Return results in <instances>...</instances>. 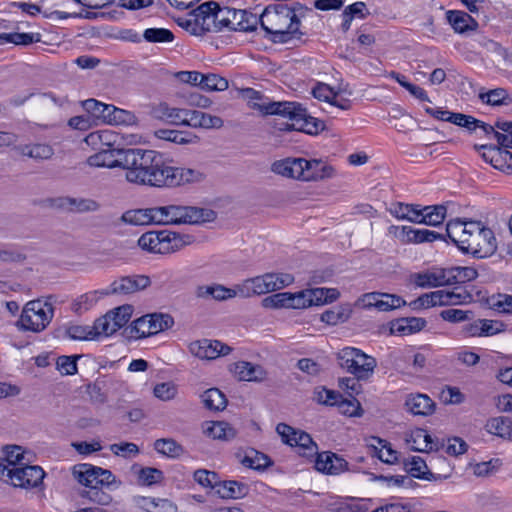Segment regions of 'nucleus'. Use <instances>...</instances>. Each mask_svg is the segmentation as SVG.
I'll return each instance as SVG.
<instances>
[{
    "instance_id": "obj_1",
    "label": "nucleus",
    "mask_w": 512,
    "mask_h": 512,
    "mask_svg": "<svg viewBox=\"0 0 512 512\" xmlns=\"http://www.w3.org/2000/svg\"><path fill=\"white\" fill-rule=\"evenodd\" d=\"M294 280V276L290 273L271 272L246 279L237 285L236 289L226 288L218 284L198 286L195 295L198 298L211 297L219 301L231 299L237 295L251 297L284 289L291 285Z\"/></svg>"
},
{
    "instance_id": "obj_2",
    "label": "nucleus",
    "mask_w": 512,
    "mask_h": 512,
    "mask_svg": "<svg viewBox=\"0 0 512 512\" xmlns=\"http://www.w3.org/2000/svg\"><path fill=\"white\" fill-rule=\"evenodd\" d=\"M125 179L132 184L163 188L167 163L153 150L130 148L122 151Z\"/></svg>"
},
{
    "instance_id": "obj_3",
    "label": "nucleus",
    "mask_w": 512,
    "mask_h": 512,
    "mask_svg": "<svg viewBox=\"0 0 512 512\" xmlns=\"http://www.w3.org/2000/svg\"><path fill=\"white\" fill-rule=\"evenodd\" d=\"M258 109L266 115H279L292 121L283 129H295L307 134H318L324 129V122L307 115L306 109L296 102H268L258 105Z\"/></svg>"
},
{
    "instance_id": "obj_4",
    "label": "nucleus",
    "mask_w": 512,
    "mask_h": 512,
    "mask_svg": "<svg viewBox=\"0 0 512 512\" xmlns=\"http://www.w3.org/2000/svg\"><path fill=\"white\" fill-rule=\"evenodd\" d=\"M261 27L280 41L286 42L287 35L298 32L300 20L295 11L286 4L270 5L258 17Z\"/></svg>"
},
{
    "instance_id": "obj_5",
    "label": "nucleus",
    "mask_w": 512,
    "mask_h": 512,
    "mask_svg": "<svg viewBox=\"0 0 512 512\" xmlns=\"http://www.w3.org/2000/svg\"><path fill=\"white\" fill-rule=\"evenodd\" d=\"M156 210L158 225H195L216 219V213L212 209L195 206L173 203L156 206Z\"/></svg>"
},
{
    "instance_id": "obj_6",
    "label": "nucleus",
    "mask_w": 512,
    "mask_h": 512,
    "mask_svg": "<svg viewBox=\"0 0 512 512\" xmlns=\"http://www.w3.org/2000/svg\"><path fill=\"white\" fill-rule=\"evenodd\" d=\"M218 8L215 2H205L187 16L180 17L178 24L194 35L218 32Z\"/></svg>"
},
{
    "instance_id": "obj_7",
    "label": "nucleus",
    "mask_w": 512,
    "mask_h": 512,
    "mask_svg": "<svg viewBox=\"0 0 512 512\" xmlns=\"http://www.w3.org/2000/svg\"><path fill=\"white\" fill-rule=\"evenodd\" d=\"M54 307L48 300H32L24 306L17 326L25 331L41 332L51 322Z\"/></svg>"
},
{
    "instance_id": "obj_8",
    "label": "nucleus",
    "mask_w": 512,
    "mask_h": 512,
    "mask_svg": "<svg viewBox=\"0 0 512 512\" xmlns=\"http://www.w3.org/2000/svg\"><path fill=\"white\" fill-rule=\"evenodd\" d=\"M339 365L357 380H368L373 374L377 362L374 357L358 348L345 347L337 354Z\"/></svg>"
},
{
    "instance_id": "obj_9",
    "label": "nucleus",
    "mask_w": 512,
    "mask_h": 512,
    "mask_svg": "<svg viewBox=\"0 0 512 512\" xmlns=\"http://www.w3.org/2000/svg\"><path fill=\"white\" fill-rule=\"evenodd\" d=\"M151 280L146 275H132L121 277L111 283L109 289L105 292H90L80 297V303H87L89 306L93 305L98 300V294H118L127 295L136 293L149 287Z\"/></svg>"
},
{
    "instance_id": "obj_10",
    "label": "nucleus",
    "mask_w": 512,
    "mask_h": 512,
    "mask_svg": "<svg viewBox=\"0 0 512 512\" xmlns=\"http://www.w3.org/2000/svg\"><path fill=\"white\" fill-rule=\"evenodd\" d=\"M218 32L224 29L234 31H252L254 30L259 19L256 14L247 10L235 9L231 7L218 8Z\"/></svg>"
},
{
    "instance_id": "obj_11",
    "label": "nucleus",
    "mask_w": 512,
    "mask_h": 512,
    "mask_svg": "<svg viewBox=\"0 0 512 512\" xmlns=\"http://www.w3.org/2000/svg\"><path fill=\"white\" fill-rule=\"evenodd\" d=\"M138 245L142 250L150 253L169 254L181 248L182 239L172 232L149 231L141 235Z\"/></svg>"
},
{
    "instance_id": "obj_12",
    "label": "nucleus",
    "mask_w": 512,
    "mask_h": 512,
    "mask_svg": "<svg viewBox=\"0 0 512 512\" xmlns=\"http://www.w3.org/2000/svg\"><path fill=\"white\" fill-rule=\"evenodd\" d=\"M173 324L174 320L169 314H148L132 322L127 328L128 336L135 339L145 338L167 330Z\"/></svg>"
},
{
    "instance_id": "obj_13",
    "label": "nucleus",
    "mask_w": 512,
    "mask_h": 512,
    "mask_svg": "<svg viewBox=\"0 0 512 512\" xmlns=\"http://www.w3.org/2000/svg\"><path fill=\"white\" fill-rule=\"evenodd\" d=\"M82 106L87 113L109 124H130L134 121V115L129 111L104 104L95 99L85 100Z\"/></svg>"
},
{
    "instance_id": "obj_14",
    "label": "nucleus",
    "mask_w": 512,
    "mask_h": 512,
    "mask_svg": "<svg viewBox=\"0 0 512 512\" xmlns=\"http://www.w3.org/2000/svg\"><path fill=\"white\" fill-rule=\"evenodd\" d=\"M276 432L285 444L297 447L300 455L310 458L317 454L318 446L308 433L297 430L286 423H279L276 426Z\"/></svg>"
},
{
    "instance_id": "obj_15",
    "label": "nucleus",
    "mask_w": 512,
    "mask_h": 512,
    "mask_svg": "<svg viewBox=\"0 0 512 512\" xmlns=\"http://www.w3.org/2000/svg\"><path fill=\"white\" fill-rule=\"evenodd\" d=\"M44 477V470L37 465L23 464L20 467H12L7 472V478L11 485L23 489L39 487L43 483Z\"/></svg>"
},
{
    "instance_id": "obj_16",
    "label": "nucleus",
    "mask_w": 512,
    "mask_h": 512,
    "mask_svg": "<svg viewBox=\"0 0 512 512\" xmlns=\"http://www.w3.org/2000/svg\"><path fill=\"white\" fill-rule=\"evenodd\" d=\"M189 352L201 360H215L229 355L232 347L219 340L201 339L189 344Z\"/></svg>"
},
{
    "instance_id": "obj_17",
    "label": "nucleus",
    "mask_w": 512,
    "mask_h": 512,
    "mask_svg": "<svg viewBox=\"0 0 512 512\" xmlns=\"http://www.w3.org/2000/svg\"><path fill=\"white\" fill-rule=\"evenodd\" d=\"M496 248V238L493 231L480 222L478 232L470 240V247L467 253L477 258H486L492 255Z\"/></svg>"
},
{
    "instance_id": "obj_18",
    "label": "nucleus",
    "mask_w": 512,
    "mask_h": 512,
    "mask_svg": "<svg viewBox=\"0 0 512 512\" xmlns=\"http://www.w3.org/2000/svg\"><path fill=\"white\" fill-rule=\"evenodd\" d=\"M205 174L195 168L174 167L167 164L164 187H178L203 181Z\"/></svg>"
},
{
    "instance_id": "obj_19",
    "label": "nucleus",
    "mask_w": 512,
    "mask_h": 512,
    "mask_svg": "<svg viewBox=\"0 0 512 512\" xmlns=\"http://www.w3.org/2000/svg\"><path fill=\"white\" fill-rule=\"evenodd\" d=\"M228 371L238 381L264 382L267 380L266 369L257 363L249 361H237L228 365Z\"/></svg>"
},
{
    "instance_id": "obj_20",
    "label": "nucleus",
    "mask_w": 512,
    "mask_h": 512,
    "mask_svg": "<svg viewBox=\"0 0 512 512\" xmlns=\"http://www.w3.org/2000/svg\"><path fill=\"white\" fill-rule=\"evenodd\" d=\"M315 469L318 472L327 475H339L345 471H349L348 462L336 453L331 451H323L315 454Z\"/></svg>"
},
{
    "instance_id": "obj_21",
    "label": "nucleus",
    "mask_w": 512,
    "mask_h": 512,
    "mask_svg": "<svg viewBox=\"0 0 512 512\" xmlns=\"http://www.w3.org/2000/svg\"><path fill=\"white\" fill-rule=\"evenodd\" d=\"M478 149L483 151V159L495 169L512 175V152L491 145H481Z\"/></svg>"
},
{
    "instance_id": "obj_22",
    "label": "nucleus",
    "mask_w": 512,
    "mask_h": 512,
    "mask_svg": "<svg viewBox=\"0 0 512 512\" xmlns=\"http://www.w3.org/2000/svg\"><path fill=\"white\" fill-rule=\"evenodd\" d=\"M304 158H292L277 160L272 163L271 171L284 178L303 181Z\"/></svg>"
},
{
    "instance_id": "obj_23",
    "label": "nucleus",
    "mask_w": 512,
    "mask_h": 512,
    "mask_svg": "<svg viewBox=\"0 0 512 512\" xmlns=\"http://www.w3.org/2000/svg\"><path fill=\"white\" fill-rule=\"evenodd\" d=\"M303 182H318L335 177V168L320 159L307 160L304 158Z\"/></svg>"
},
{
    "instance_id": "obj_24",
    "label": "nucleus",
    "mask_w": 512,
    "mask_h": 512,
    "mask_svg": "<svg viewBox=\"0 0 512 512\" xmlns=\"http://www.w3.org/2000/svg\"><path fill=\"white\" fill-rule=\"evenodd\" d=\"M122 149L109 148L98 151L87 159V164L96 168H122Z\"/></svg>"
},
{
    "instance_id": "obj_25",
    "label": "nucleus",
    "mask_w": 512,
    "mask_h": 512,
    "mask_svg": "<svg viewBox=\"0 0 512 512\" xmlns=\"http://www.w3.org/2000/svg\"><path fill=\"white\" fill-rule=\"evenodd\" d=\"M156 212V207L128 210L122 214L121 220L126 224L135 226L158 225Z\"/></svg>"
},
{
    "instance_id": "obj_26",
    "label": "nucleus",
    "mask_w": 512,
    "mask_h": 512,
    "mask_svg": "<svg viewBox=\"0 0 512 512\" xmlns=\"http://www.w3.org/2000/svg\"><path fill=\"white\" fill-rule=\"evenodd\" d=\"M59 205L73 213L96 212L100 209V204L96 200L82 197H63Z\"/></svg>"
},
{
    "instance_id": "obj_27",
    "label": "nucleus",
    "mask_w": 512,
    "mask_h": 512,
    "mask_svg": "<svg viewBox=\"0 0 512 512\" xmlns=\"http://www.w3.org/2000/svg\"><path fill=\"white\" fill-rule=\"evenodd\" d=\"M405 406L413 415L428 416L435 411V402L426 394L410 395Z\"/></svg>"
},
{
    "instance_id": "obj_28",
    "label": "nucleus",
    "mask_w": 512,
    "mask_h": 512,
    "mask_svg": "<svg viewBox=\"0 0 512 512\" xmlns=\"http://www.w3.org/2000/svg\"><path fill=\"white\" fill-rule=\"evenodd\" d=\"M116 141V134L108 129L91 132L84 139V142L96 151L113 148Z\"/></svg>"
},
{
    "instance_id": "obj_29",
    "label": "nucleus",
    "mask_w": 512,
    "mask_h": 512,
    "mask_svg": "<svg viewBox=\"0 0 512 512\" xmlns=\"http://www.w3.org/2000/svg\"><path fill=\"white\" fill-rule=\"evenodd\" d=\"M73 476L80 484L89 489L98 488V486H100L98 467L91 464L83 463L75 465L73 467Z\"/></svg>"
},
{
    "instance_id": "obj_30",
    "label": "nucleus",
    "mask_w": 512,
    "mask_h": 512,
    "mask_svg": "<svg viewBox=\"0 0 512 512\" xmlns=\"http://www.w3.org/2000/svg\"><path fill=\"white\" fill-rule=\"evenodd\" d=\"M216 493L223 499H238L248 493V486L244 483L229 480L218 481Z\"/></svg>"
},
{
    "instance_id": "obj_31",
    "label": "nucleus",
    "mask_w": 512,
    "mask_h": 512,
    "mask_svg": "<svg viewBox=\"0 0 512 512\" xmlns=\"http://www.w3.org/2000/svg\"><path fill=\"white\" fill-rule=\"evenodd\" d=\"M447 19L457 33L473 31L478 26L477 22L463 11H449L447 13Z\"/></svg>"
},
{
    "instance_id": "obj_32",
    "label": "nucleus",
    "mask_w": 512,
    "mask_h": 512,
    "mask_svg": "<svg viewBox=\"0 0 512 512\" xmlns=\"http://www.w3.org/2000/svg\"><path fill=\"white\" fill-rule=\"evenodd\" d=\"M485 428L488 433L500 438H512V419L509 417H493L487 421Z\"/></svg>"
},
{
    "instance_id": "obj_33",
    "label": "nucleus",
    "mask_w": 512,
    "mask_h": 512,
    "mask_svg": "<svg viewBox=\"0 0 512 512\" xmlns=\"http://www.w3.org/2000/svg\"><path fill=\"white\" fill-rule=\"evenodd\" d=\"M426 321L423 318L410 317L396 320L391 325V332L399 335H409L424 328Z\"/></svg>"
},
{
    "instance_id": "obj_34",
    "label": "nucleus",
    "mask_w": 512,
    "mask_h": 512,
    "mask_svg": "<svg viewBox=\"0 0 512 512\" xmlns=\"http://www.w3.org/2000/svg\"><path fill=\"white\" fill-rule=\"evenodd\" d=\"M447 209L443 205L425 206L420 210V221L418 224L438 226L446 218Z\"/></svg>"
},
{
    "instance_id": "obj_35",
    "label": "nucleus",
    "mask_w": 512,
    "mask_h": 512,
    "mask_svg": "<svg viewBox=\"0 0 512 512\" xmlns=\"http://www.w3.org/2000/svg\"><path fill=\"white\" fill-rule=\"evenodd\" d=\"M201 398L205 408L211 411H222L228 403L226 395L215 386L207 389Z\"/></svg>"
},
{
    "instance_id": "obj_36",
    "label": "nucleus",
    "mask_w": 512,
    "mask_h": 512,
    "mask_svg": "<svg viewBox=\"0 0 512 512\" xmlns=\"http://www.w3.org/2000/svg\"><path fill=\"white\" fill-rule=\"evenodd\" d=\"M19 152L23 156L41 161L48 160L54 155V149L51 145L46 143H33L20 146Z\"/></svg>"
},
{
    "instance_id": "obj_37",
    "label": "nucleus",
    "mask_w": 512,
    "mask_h": 512,
    "mask_svg": "<svg viewBox=\"0 0 512 512\" xmlns=\"http://www.w3.org/2000/svg\"><path fill=\"white\" fill-rule=\"evenodd\" d=\"M503 324L488 319H479L469 325L468 332L472 336H490L502 331Z\"/></svg>"
},
{
    "instance_id": "obj_38",
    "label": "nucleus",
    "mask_w": 512,
    "mask_h": 512,
    "mask_svg": "<svg viewBox=\"0 0 512 512\" xmlns=\"http://www.w3.org/2000/svg\"><path fill=\"white\" fill-rule=\"evenodd\" d=\"M414 283L422 288L438 287L446 283L445 274L442 271H427L413 275Z\"/></svg>"
},
{
    "instance_id": "obj_39",
    "label": "nucleus",
    "mask_w": 512,
    "mask_h": 512,
    "mask_svg": "<svg viewBox=\"0 0 512 512\" xmlns=\"http://www.w3.org/2000/svg\"><path fill=\"white\" fill-rule=\"evenodd\" d=\"M352 314L349 304L337 306L321 314V321L329 325H337L346 322Z\"/></svg>"
},
{
    "instance_id": "obj_40",
    "label": "nucleus",
    "mask_w": 512,
    "mask_h": 512,
    "mask_svg": "<svg viewBox=\"0 0 512 512\" xmlns=\"http://www.w3.org/2000/svg\"><path fill=\"white\" fill-rule=\"evenodd\" d=\"M420 210L421 208L418 205L397 203L392 205L390 213L398 219L418 223L420 221Z\"/></svg>"
},
{
    "instance_id": "obj_41",
    "label": "nucleus",
    "mask_w": 512,
    "mask_h": 512,
    "mask_svg": "<svg viewBox=\"0 0 512 512\" xmlns=\"http://www.w3.org/2000/svg\"><path fill=\"white\" fill-rule=\"evenodd\" d=\"M205 433L218 440H231L236 436V430L227 422L219 421L211 423L206 429Z\"/></svg>"
},
{
    "instance_id": "obj_42",
    "label": "nucleus",
    "mask_w": 512,
    "mask_h": 512,
    "mask_svg": "<svg viewBox=\"0 0 512 512\" xmlns=\"http://www.w3.org/2000/svg\"><path fill=\"white\" fill-rule=\"evenodd\" d=\"M368 13L369 12L364 2H356L347 6L342 13V29L347 31L350 28L353 19H363Z\"/></svg>"
},
{
    "instance_id": "obj_43",
    "label": "nucleus",
    "mask_w": 512,
    "mask_h": 512,
    "mask_svg": "<svg viewBox=\"0 0 512 512\" xmlns=\"http://www.w3.org/2000/svg\"><path fill=\"white\" fill-rule=\"evenodd\" d=\"M480 99L483 103L492 106L511 105L512 98L504 88H496L486 93H480Z\"/></svg>"
},
{
    "instance_id": "obj_44",
    "label": "nucleus",
    "mask_w": 512,
    "mask_h": 512,
    "mask_svg": "<svg viewBox=\"0 0 512 512\" xmlns=\"http://www.w3.org/2000/svg\"><path fill=\"white\" fill-rule=\"evenodd\" d=\"M487 47L495 54L494 61L501 69L512 70V55L505 48L494 41H489Z\"/></svg>"
},
{
    "instance_id": "obj_45",
    "label": "nucleus",
    "mask_w": 512,
    "mask_h": 512,
    "mask_svg": "<svg viewBox=\"0 0 512 512\" xmlns=\"http://www.w3.org/2000/svg\"><path fill=\"white\" fill-rule=\"evenodd\" d=\"M111 317L109 313H106L94 322L92 329L95 339L108 337L117 331L116 325Z\"/></svg>"
},
{
    "instance_id": "obj_46",
    "label": "nucleus",
    "mask_w": 512,
    "mask_h": 512,
    "mask_svg": "<svg viewBox=\"0 0 512 512\" xmlns=\"http://www.w3.org/2000/svg\"><path fill=\"white\" fill-rule=\"evenodd\" d=\"M154 449L165 456L168 457H179L183 453V448L180 444H178L173 439H157L154 442Z\"/></svg>"
},
{
    "instance_id": "obj_47",
    "label": "nucleus",
    "mask_w": 512,
    "mask_h": 512,
    "mask_svg": "<svg viewBox=\"0 0 512 512\" xmlns=\"http://www.w3.org/2000/svg\"><path fill=\"white\" fill-rule=\"evenodd\" d=\"M468 231V221H462L460 219H454L447 223L446 233L447 236L455 243L458 247L460 240L466 237L465 232Z\"/></svg>"
},
{
    "instance_id": "obj_48",
    "label": "nucleus",
    "mask_w": 512,
    "mask_h": 512,
    "mask_svg": "<svg viewBox=\"0 0 512 512\" xmlns=\"http://www.w3.org/2000/svg\"><path fill=\"white\" fill-rule=\"evenodd\" d=\"M406 471L415 478L428 479L427 475L431 472L427 470L426 462L419 456H413L404 461Z\"/></svg>"
},
{
    "instance_id": "obj_49",
    "label": "nucleus",
    "mask_w": 512,
    "mask_h": 512,
    "mask_svg": "<svg viewBox=\"0 0 512 512\" xmlns=\"http://www.w3.org/2000/svg\"><path fill=\"white\" fill-rule=\"evenodd\" d=\"M343 395L331 389H327L326 386H321V389L314 392V399L319 403L327 406H339Z\"/></svg>"
},
{
    "instance_id": "obj_50",
    "label": "nucleus",
    "mask_w": 512,
    "mask_h": 512,
    "mask_svg": "<svg viewBox=\"0 0 512 512\" xmlns=\"http://www.w3.org/2000/svg\"><path fill=\"white\" fill-rule=\"evenodd\" d=\"M228 80L217 74H203L200 88L206 91H224L228 88Z\"/></svg>"
},
{
    "instance_id": "obj_51",
    "label": "nucleus",
    "mask_w": 512,
    "mask_h": 512,
    "mask_svg": "<svg viewBox=\"0 0 512 512\" xmlns=\"http://www.w3.org/2000/svg\"><path fill=\"white\" fill-rule=\"evenodd\" d=\"M143 38L150 43H168L174 40V35L169 29L148 28L144 31Z\"/></svg>"
},
{
    "instance_id": "obj_52",
    "label": "nucleus",
    "mask_w": 512,
    "mask_h": 512,
    "mask_svg": "<svg viewBox=\"0 0 512 512\" xmlns=\"http://www.w3.org/2000/svg\"><path fill=\"white\" fill-rule=\"evenodd\" d=\"M266 309H290L289 292L276 293L265 297L261 302Z\"/></svg>"
},
{
    "instance_id": "obj_53",
    "label": "nucleus",
    "mask_w": 512,
    "mask_h": 512,
    "mask_svg": "<svg viewBox=\"0 0 512 512\" xmlns=\"http://www.w3.org/2000/svg\"><path fill=\"white\" fill-rule=\"evenodd\" d=\"M3 453L5 455V462H7L8 466L12 467H20L24 463L22 462L24 459V450L21 446L18 445H6L2 448Z\"/></svg>"
},
{
    "instance_id": "obj_54",
    "label": "nucleus",
    "mask_w": 512,
    "mask_h": 512,
    "mask_svg": "<svg viewBox=\"0 0 512 512\" xmlns=\"http://www.w3.org/2000/svg\"><path fill=\"white\" fill-rule=\"evenodd\" d=\"M378 444L381 446L379 450L376 449L377 457L386 464H395L398 462V452L394 450L391 444L379 437L376 438Z\"/></svg>"
},
{
    "instance_id": "obj_55",
    "label": "nucleus",
    "mask_w": 512,
    "mask_h": 512,
    "mask_svg": "<svg viewBox=\"0 0 512 512\" xmlns=\"http://www.w3.org/2000/svg\"><path fill=\"white\" fill-rule=\"evenodd\" d=\"M496 127L498 129L495 134V140L502 147L512 148V122L497 121Z\"/></svg>"
},
{
    "instance_id": "obj_56",
    "label": "nucleus",
    "mask_w": 512,
    "mask_h": 512,
    "mask_svg": "<svg viewBox=\"0 0 512 512\" xmlns=\"http://www.w3.org/2000/svg\"><path fill=\"white\" fill-rule=\"evenodd\" d=\"M193 478L199 485L211 489H216L219 481V476L216 472L206 469L196 470L193 474Z\"/></svg>"
},
{
    "instance_id": "obj_57",
    "label": "nucleus",
    "mask_w": 512,
    "mask_h": 512,
    "mask_svg": "<svg viewBox=\"0 0 512 512\" xmlns=\"http://www.w3.org/2000/svg\"><path fill=\"white\" fill-rule=\"evenodd\" d=\"M440 401L445 404H461L465 400V395L457 386H446L439 393Z\"/></svg>"
},
{
    "instance_id": "obj_58",
    "label": "nucleus",
    "mask_w": 512,
    "mask_h": 512,
    "mask_svg": "<svg viewBox=\"0 0 512 512\" xmlns=\"http://www.w3.org/2000/svg\"><path fill=\"white\" fill-rule=\"evenodd\" d=\"M132 312L133 308L131 305H123L108 313L112 316L111 318L116 325V329L119 330L128 323L132 316Z\"/></svg>"
},
{
    "instance_id": "obj_59",
    "label": "nucleus",
    "mask_w": 512,
    "mask_h": 512,
    "mask_svg": "<svg viewBox=\"0 0 512 512\" xmlns=\"http://www.w3.org/2000/svg\"><path fill=\"white\" fill-rule=\"evenodd\" d=\"M138 479L142 485H153L163 479V472L157 468H141L138 472Z\"/></svg>"
},
{
    "instance_id": "obj_60",
    "label": "nucleus",
    "mask_w": 512,
    "mask_h": 512,
    "mask_svg": "<svg viewBox=\"0 0 512 512\" xmlns=\"http://www.w3.org/2000/svg\"><path fill=\"white\" fill-rule=\"evenodd\" d=\"M378 304L379 305L377 310L390 311L393 309L400 308L401 306L405 305L406 302L398 295L383 293L382 297H380L379 299Z\"/></svg>"
},
{
    "instance_id": "obj_61",
    "label": "nucleus",
    "mask_w": 512,
    "mask_h": 512,
    "mask_svg": "<svg viewBox=\"0 0 512 512\" xmlns=\"http://www.w3.org/2000/svg\"><path fill=\"white\" fill-rule=\"evenodd\" d=\"M78 356H60L56 360V368L62 375H72L77 372Z\"/></svg>"
},
{
    "instance_id": "obj_62",
    "label": "nucleus",
    "mask_w": 512,
    "mask_h": 512,
    "mask_svg": "<svg viewBox=\"0 0 512 512\" xmlns=\"http://www.w3.org/2000/svg\"><path fill=\"white\" fill-rule=\"evenodd\" d=\"M67 334L75 340H95L92 325H73L68 328Z\"/></svg>"
},
{
    "instance_id": "obj_63",
    "label": "nucleus",
    "mask_w": 512,
    "mask_h": 512,
    "mask_svg": "<svg viewBox=\"0 0 512 512\" xmlns=\"http://www.w3.org/2000/svg\"><path fill=\"white\" fill-rule=\"evenodd\" d=\"M447 442L445 451L450 456L462 455L468 449V444L460 437L449 438Z\"/></svg>"
},
{
    "instance_id": "obj_64",
    "label": "nucleus",
    "mask_w": 512,
    "mask_h": 512,
    "mask_svg": "<svg viewBox=\"0 0 512 512\" xmlns=\"http://www.w3.org/2000/svg\"><path fill=\"white\" fill-rule=\"evenodd\" d=\"M491 305L500 313H512V295L499 294L492 299Z\"/></svg>"
}]
</instances>
